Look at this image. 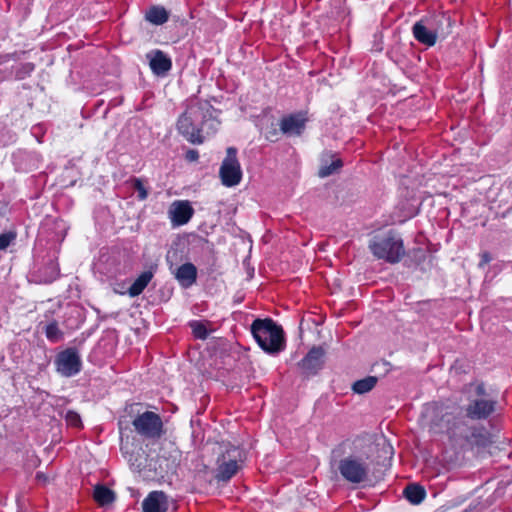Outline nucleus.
<instances>
[{
	"label": "nucleus",
	"instance_id": "obj_13",
	"mask_svg": "<svg viewBox=\"0 0 512 512\" xmlns=\"http://www.w3.org/2000/svg\"><path fill=\"white\" fill-rule=\"evenodd\" d=\"M472 426H469L464 421H455L452 426L448 429V435L450 441L460 448H466L467 439Z\"/></svg>",
	"mask_w": 512,
	"mask_h": 512
},
{
	"label": "nucleus",
	"instance_id": "obj_1",
	"mask_svg": "<svg viewBox=\"0 0 512 512\" xmlns=\"http://www.w3.org/2000/svg\"><path fill=\"white\" fill-rule=\"evenodd\" d=\"M212 106L207 101L191 100L179 116L177 131L190 143L202 144V126L212 116Z\"/></svg>",
	"mask_w": 512,
	"mask_h": 512
},
{
	"label": "nucleus",
	"instance_id": "obj_18",
	"mask_svg": "<svg viewBox=\"0 0 512 512\" xmlns=\"http://www.w3.org/2000/svg\"><path fill=\"white\" fill-rule=\"evenodd\" d=\"M175 278L184 287H189L195 283L197 278L196 267L192 263L181 265L175 272Z\"/></svg>",
	"mask_w": 512,
	"mask_h": 512
},
{
	"label": "nucleus",
	"instance_id": "obj_4",
	"mask_svg": "<svg viewBox=\"0 0 512 512\" xmlns=\"http://www.w3.org/2000/svg\"><path fill=\"white\" fill-rule=\"evenodd\" d=\"M220 454L217 458L215 478L218 481H229L240 469L244 455L241 449L236 446L225 444L220 447Z\"/></svg>",
	"mask_w": 512,
	"mask_h": 512
},
{
	"label": "nucleus",
	"instance_id": "obj_3",
	"mask_svg": "<svg viewBox=\"0 0 512 512\" xmlns=\"http://www.w3.org/2000/svg\"><path fill=\"white\" fill-rule=\"evenodd\" d=\"M369 249L377 259L391 264L398 263L405 255L402 239L392 232L373 237Z\"/></svg>",
	"mask_w": 512,
	"mask_h": 512
},
{
	"label": "nucleus",
	"instance_id": "obj_16",
	"mask_svg": "<svg viewBox=\"0 0 512 512\" xmlns=\"http://www.w3.org/2000/svg\"><path fill=\"white\" fill-rule=\"evenodd\" d=\"M492 443L490 434L484 427L472 426L466 448H485Z\"/></svg>",
	"mask_w": 512,
	"mask_h": 512
},
{
	"label": "nucleus",
	"instance_id": "obj_22",
	"mask_svg": "<svg viewBox=\"0 0 512 512\" xmlns=\"http://www.w3.org/2000/svg\"><path fill=\"white\" fill-rule=\"evenodd\" d=\"M404 495L412 504L417 505L424 500L426 492L425 489L418 484H409L404 489Z\"/></svg>",
	"mask_w": 512,
	"mask_h": 512
},
{
	"label": "nucleus",
	"instance_id": "obj_33",
	"mask_svg": "<svg viewBox=\"0 0 512 512\" xmlns=\"http://www.w3.org/2000/svg\"><path fill=\"white\" fill-rule=\"evenodd\" d=\"M345 443L340 444L336 449L333 450L332 454L334 457L341 454V450L343 449Z\"/></svg>",
	"mask_w": 512,
	"mask_h": 512
},
{
	"label": "nucleus",
	"instance_id": "obj_34",
	"mask_svg": "<svg viewBox=\"0 0 512 512\" xmlns=\"http://www.w3.org/2000/svg\"><path fill=\"white\" fill-rule=\"evenodd\" d=\"M37 478L43 479L44 481L46 480V478L44 477V475L42 473H37Z\"/></svg>",
	"mask_w": 512,
	"mask_h": 512
},
{
	"label": "nucleus",
	"instance_id": "obj_9",
	"mask_svg": "<svg viewBox=\"0 0 512 512\" xmlns=\"http://www.w3.org/2000/svg\"><path fill=\"white\" fill-rule=\"evenodd\" d=\"M325 351L322 347H313L299 363L306 375L316 374L323 366Z\"/></svg>",
	"mask_w": 512,
	"mask_h": 512
},
{
	"label": "nucleus",
	"instance_id": "obj_5",
	"mask_svg": "<svg viewBox=\"0 0 512 512\" xmlns=\"http://www.w3.org/2000/svg\"><path fill=\"white\" fill-rule=\"evenodd\" d=\"M337 469L340 475L351 484H360L368 480L370 467L361 457L346 456L338 461Z\"/></svg>",
	"mask_w": 512,
	"mask_h": 512
},
{
	"label": "nucleus",
	"instance_id": "obj_10",
	"mask_svg": "<svg viewBox=\"0 0 512 512\" xmlns=\"http://www.w3.org/2000/svg\"><path fill=\"white\" fill-rule=\"evenodd\" d=\"M168 213L172 223L180 226L186 224L191 219L194 210L188 201H174Z\"/></svg>",
	"mask_w": 512,
	"mask_h": 512
},
{
	"label": "nucleus",
	"instance_id": "obj_31",
	"mask_svg": "<svg viewBox=\"0 0 512 512\" xmlns=\"http://www.w3.org/2000/svg\"><path fill=\"white\" fill-rule=\"evenodd\" d=\"M491 261V256L488 252H483L481 254V261L479 262V267L482 268L486 264H488Z\"/></svg>",
	"mask_w": 512,
	"mask_h": 512
},
{
	"label": "nucleus",
	"instance_id": "obj_11",
	"mask_svg": "<svg viewBox=\"0 0 512 512\" xmlns=\"http://www.w3.org/2000/svg\"><path fill=\"white\" fill-rule=\"evenodd\" d=\"M495 410V402L487 399H476L466 408V415L471 419H486Z\"/></svg>",
	"mask_w": 512,
	"mask_h": 512
},
{
	"label": "nucleus",
	"instance_id": "obj_8",
	"mask_svg": "<svg viewBox=\"0 0 512 512\" xmlns=\"http://www.w3.org/2000/svg\"><path fill=\"white\" fill-rule=\"evenodd\" d=\"M57 371L65 376L71 377L77 374L81 369V359L78 352L73 348H68L60 352L55 360Z\"/></svg>",
	"mask_w": 512,
	"mask_h": 512
},
{
	"label": "nucleus",
	"instance_id": "obj_30",
	"mask_svg": "<svg viewBox=\"0 0 512 512\" xmlns=\"http://www.w3.org/2000/svg\"><path fill=\"white\" fill-rule=\"evenodd\" d=\"M14 238L15 236L12 233L0 234V250H5L14 240Z\"/></svg>",
	"mask_w": 512,
	"mask_h": 512
},
{
	"label": "nucleus",
	"instance_id": "obj_12",
	"mask_svg": "<svg viewBox=\"0 0 512 512\" xmlns=\"http://www.w3.org/2000/svg\"><path fill=\"white\" fill-rule=\"evenodd\" d=\"M143 512H166L168 510V499L163 491H152L143 500Z\"/></svg>",
	"mask_w": 512,
	"mask_h": 512
},
{
	"label": "nucleus",
	"instance_id": "obj_29",
	"mask_svg": "<svg viewBox=\"0 0 512 512\" xmlns=\"http://www.w3.org/2000/svg\"><path fill=\"white\" fill-rule=\"evenodd\" d=\"M133 187L138 192V198L145 200L148 196V191L144 187L142 181L138 178L133 179Z\"/></svg>",
	"mask_w": 512,
	"mask_h": 512
},
{
	"label": "nucleus",
	"instance_id": "obj_2",
	"mask_svg": "<svg viewBox=\"0 0 512 512\" xmlns=\"http://www.w3.org/2000/svg\"><path fill=\"white\" fill-rule=\"evenodd\" d=\"M251 332L259 346L270 354L282 351L285 347L283 330L272 319H256Z\"/></svg>",
	"mask_w": 512,
	"mask_h": 512
},
{
	"label": "nucleus",
	"instance_id": "obj_17",
	"mask_svg": "<svg viewBox=\"0 0 512 512\" xmlns=\"http://www.w3.org/2000/svg\"><path fill=\"white\" fill-rule=\"evenodd\" d=\"M306 119L301 115H289L282 118L280 130L284 134L300 135L305 127Z\"/></svg>",
	"mask_w": 512,
	"mask_h": 512
},
{
	"label": "nucleus",
	"instance_id": "obj_32",
	"mask_svg": "<svg viewBox=\"0 0 512 512\" xmlns=\"http://www.w3.org/2000/svg\"><path fill=\"white\" fill-rule=\"evenodd\" d=\"M199 157V154L196 150L190 149L186 152V159L188 161H196Z\"/></svg>",
	"mask_w": 512,
	"mask_h": 512
},
{
	"label": "nucleus",
	"instance_id": "obj_24",
	"mask_svg": "<svg viewBox=\"0 0 512 512\" xmlns=\"http://www.w3.org/2000/svg\"><path fill=\"white\" fill-rule=\"evenodd\" d=\"M378 378L375 376H368L366 378L357 380L352 385V390L357 394H365L371 391L377 384Z\"/></svg>",
	"mask_w": 512,
	"mask_h": 512
},
{
	"label": "nucleus",
	"instance_id": "obj_27",
	"mask_svg": "<svg viewBox=\"0 0 512 512\" xmlns=\"http://www.w3.org/2000/svg\"><path fill=\"white\" fill-rule=\"evenodd\" d=\"M193 335L198 339H206L208 336V330L204 323L200 321H192L190 323Z\"/></svg>",
	"mask_w": 512,
	"mask_h": 512
},
{
	"label": "nucleus",
	"instance_id": "obj_20",
	"mask_svg": "<svg viewBox=\"0 0 512 512\" xmlns=\"http://www.w3.org/2000/svg\"><path fill=\"white\" fill-rule=\"evenodd\" d=\"M423 20L426 22V24L430 27L432 32L435 33V36L438 38V36H442L448 33V31H445L443 25L447 24V26H450V18L447 17L444 14H437L432 15L426 18H423Z\"/></svg>",
	"mask_w": 512,
	"mask_h": 512
},
{
	"label": "nucleus",
	"instance_id": "obj_28",
	"mask_svg": "<svg viewBox=\"0 0 512 512\" xmlns=\"http://www.w3.org/2000/svg\"><path fill=\"white\" fill-rule=\"evenodd\" d=\"M65 420L68 426L80 428L82 426L81 417L75 411H68L65 415Z\"/></svg>",
	"mask_w": 512,
	"mask_h": 512
},
{
	"label": "nucleus",
	"instance_id": "obj_25",
	"mask_svg": "<svg viewBox=\"0 0 512 512\" xmlns=\"http://www.w3.org/2000/svg\"><path fill=\"white\" fill-rule=\"evenodd\" d=\"M342 165H343V163H342L341 159H335L332 161V163L330 165H323L319 169L318 175L321 178L328 177V176L336 173L342 167Z\"/></svg>",
	"mask_w": 512,
	"mask_h": 512
},
{
	"label": "nucleus",
	"instance_id": "obj_21",
	"mask_svg": "<svg viewBox=\"0 0 512 512\" xmlns=\"http://www.w3.org/2000/svg\"><path fill=\"white\" fill-rule=\"evenodd\" d=\"M94 500L101 506L108 505L115 500V493L103 485H97L93 493Z\"/></svg>",
	"mask_w": 512,
	"mask_h": 512
},
{
	"label": "nucleus",
	"instance_id": "obj_6",
	"mask_svg": "<svg viewBox=\"0 0 512 512\" xmlns=\"http://www.w3.org/2000/svg\"><path fill=\"white\" fill-rule=\"evenodd\" d=\"M219 175L222 184L226 187H233L240 183L242 179V170L237 159L236 148L229 147L227 149V154L221 164Z\"/></svg>",
	"mask_w": 512,
	"mask_h": 512
},
{
	"label": "nucleus",
	"instance_id": "obj_26",
	"mask_svg": "<svg viewBox=\"0 0 512 512\" xmlns=\"http://www.w3.org/2000/svg\"><path fill=\"white\" fill-rule=\"evenodd\" d=\"M45 334L48 340L58 342L63 338V332L59 329L56 322H52L46 326Z\"/></svg>",
	"mask_w": 512,
	"mask_h": 512
},
{
	"label": "nucleus",
	"instance_id": "obj_7",
	"mask_svg": "<svg viewBox=\"0 0 512 512\" xmlns=\"http://www.w3.org/2000/svg\"><path fill=\"white\" fill-rule=\"evenodd\" d=\"M133 426L137 433L145 438L157 439L163 434V423L160 416L151 411L137 416L133 421Z\"/></svg>",
	"mask_w": 512,
	"mask_h": 512
},
{
	"label": "nucleus",
	"instance_id": "obj_14",
	"mask_svg": "<svg viewBox=\"0 0 512 512\" xmlns=\"http://www.w3.org/2000/svg\"><path fill=\"white\" fill-rule=\"evenodd\" d=\"M149 65L152 71L157 75H164L172 66L171 60L162 51L154 50L147 54Z\"/></svg>",
	"mask_w": 512,
	"mask_h": 512
},
{
	"label": "nucleus",
	"instance_id": "obj_23",
	"mask_svg": "<svg viewBox=\"0 0 512 512\" xmlns=\"http://www.w3.org/2000/svg\"><path fill=\"white\" fill-rule=\"evenodd\" d=\"M146 20L155 25H161L168 20V12L160 6H153L146 12Z\"/></svg>",
	"mask_w": 512,
	"mask_h": 512
},
{
	"label": "nucleus",
	"instance_id": "obj_15",
	"mask_svg": "<svg viewBox=\"0 0 512 512\" xmlns=\"http://www.w3.org/2000/svg\"><path fill=\"white\" fill-rule=\"evenodd\" d=\"M412 32L414 38L426 46H433L437 41V37L435 33L432 32L431 26L429 27L423 19L413 25Z\"/></svg>",
	"mask_w": 512,
	"mask_h": 512
},
{
	"label": "nucleus",
	"instance_id": "obj_19",
	"mask_svg": "<svg viewBox=\"0 0 512 512\" xmlns=\"http://www.w3.org/2000/svg\"><path fill=\"white\" fill-rule=\"evenodd\" d=\"M155 267H150L149 270L144 271L139 275V277L133 282V284L128 289V294L131 297H136L140 295L143 290L147 287L149 282L152 280L154 276Z\"/></svg>",
	"mask_w": 512,
	"mask_h": 512
}]
</instances>
